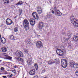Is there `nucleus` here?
Wrapping results in <instances>:
<instances>
[{
	"mask_svg": "<svg viewBox=\"0 0 78 78\" xmlns=\"http://www.w3.org/2000/svg\"><path fill=\"white\" fill-rule=\"evenodd\" d=\"M71 20V22L73 24L74 27H78V20H76V19L71 17L70 18Z\"/></svg>",
	"mask_w": 78,
	"mask_h": 78,
	"instance_id": "f257e3e1",
	"label": "nucleus"
},
{
	"mask_svg": "<svg viewBox=\"0 0 78 78\" xmlns=\"http://www.w3.org/2000/svg\"><path fill=\"white\" fill-rule=\"evenodd\" d=\"M23 26L26 28V30H28L30 29V26L29 25V22L27 20H24L23 23Z\"/></svg>",
	"mask_w": 78,
	"mask_h": 78,
	"instance_id": "f03ea898",
	"label": "nucleus"
},
{
	"mask_svg": "<svg viewBox=\"0 0 78 78\" xmlns=\"http://www.w3.org/2000/svg\"><path fill=\"white\" fill-rule=\"evenodd\" d=\"M61 64L63 68H66L67 65V61L66 59H62Z\"/></svg>",
	"mask_w": 78,
	"mask_h": 78,
	"instance_id": "7ed1b4c3",
	"label": "nucleus"
},
{
	"mask_svg": "<svg viewBox=\"0 0 78 78\" xmlns=\"http://www.w3.org/2000/svg\"><path fill=\"white\" fill-rule=\"evenodd\" d=\"M55 62H54L53 59L50 60L48 62V64H49V65H51V64H54V63H55L56 64H59V60L58 59H55Z\"/></svg>",
	"mask_w": 78,
	"mask_h": 78,
	"instance_id": "20e7f679",
	"label": "nucleus"
},
{
	"mask_svg": "<svg viewBox=\"0 0 78 78\" xmlns=\"http://www.w3.org/2000/svg\"><path fill=\"white\" fill-rule=\"evenodd\" d=\"M36 47L38 48H40L43 47L42 45V43L40 41H37L36 43Z\"/></svg>",
	"mask_w": 78,
	"mask_h": 78,
	"instance_id": "39448f33",
	"label": "nucleus"
},
{
	"mask_svg": "<svg viewBox=\"0 0 78 78\" xmlns=\"http://www.w3.org/2000/svg\"><path fill=\"white\" fill-rule=\"evenodd\" d=\"M56 53L58 55L62 56L64 55V50L63 49L62 51L59 49H58L56 50Z\"/></svg>",
	"mask_w": 78,
	"mask_h": 78,
	"instance_id": "423d86ee",
	"label": "nucleus"
},
{
	"mask_svg": "<svg viewBox=\"0 0 78 78\" xmlns=\"http://www.w3.org/2000/svg\"><path fill=\"white\" fill-rule=\"evenodd\" d=\"M16 56L19 57H23V53L20 51H17L15 53Z\"/></svg>",
	"mask_w": 78,
	"mask_h": 78,
	"instance_id": "0eeeda50",
	"label": "nucleus"
},
{
	"mask_svg": "<svg viewBox=\"0 0 78 78\" xmlns=\"http://www.w3.org/2000/svg\"><path fill=\"white\" fill-rule=\"evenodd\" d=\"M32 16L34 19H36L37 20H38L39 19V16L37 13L34 12L32 13Z\"/></svg>",
	"mask_w": 78,
	"mask_h": 78,
	"instance_id": "6e6552de",
	"label": "nucleus"
},
{
	"mask_svg": "<svg viewBox=\"0 0 78 78\" xmlns=\"http://www.w3.org/2000/svg\"><path fill=\"white\" fill-rule=\"evenodd\" d=\"M44 27V23L43 22H40L39 23L38 28L40 31L42 30V28Z\"/></svg>",
	"mask_w": 78,
	"mask_h": 78,
	"instance_id": "1a4fd4ad",
	"label": "nucleus"
},
{
	"mask_svg": "<svg viewBox=\"0 0 78 78\" xmlns=\"http://www.w3.org/2000/svg\"><path fill=\"white\" fill-rule=\"evenodd\" d=\"M30 22L31 25L33 26L35 23V20L34 19H30Z\"/></svg>",
	"mask_w": 78,
	"mask_h": 78,
	"instance_id": "9d476101",
	"label": "nucleus"
},
{
	"mask_svg": "<svg viewBox=\"0 0 78 78\" xmlns=\"http://www.w3.org/2000/svg\"><path fill=\"white\" fill-rule=\"evenodd\" d=\"M35 69L31 70L30 71L29 74L30 75H34L35 73Z\"/></svg>",
	"mask_w": 78,
	"mask_h": 78,
	"instance_id": "9b49d317",
	"label": "nucleus"
},
{
	"mask_svg": "<svg viewBox=\"0 0 78 78\" xmlns=\"http://www.w3.org/2000/svg\"><path fill=\"white\" fill-rule=\"evenodd\" d=\"M55 12H54V11ZM54 11L53 10H52L51 11V12L52 14H55V12H59V10L58 9L56 8V7H55L54 8Z\"/></svg>",
	"mask_w": 78,
	"mask_h": 78,
	"instance_id": "f8f14e48",
	"label": "nucleus"
},
{
	"mask_svg": "<svg viewBox=\"0 0 78 78\" xmlns=\"http://www.w3.org/2000/svg\"><path fill=\"white\" fill-rule=\"evenodd\" d=\"M27 62L29 65H30L32 63V60L31 58H28V60L27 61Z\"/></svg>",
	"mask_w": 78,
	"mask_h": 78,
	"instance_id": "ddd939ff",
	"label": "nucleus"
},
{
	"mask_svg": "<svg viewBox=\"0 0 78 78\" xmlns=\"http://www.w3.org/2000/svg\"><path fill=\"white\" fill-rule=\"evenodd\" d=\"M1 50H2V52L5 53L7 51V49L6 47H3L2 48Z\"/></svg>",
	"mask_w": 78,
	"mask_h": 78,
	"instance_id": "4468645a",
	"label": "nucleus"
},
{
	"mask_svg": "<svg viewBox=\"0 0 78 78\" xmlns=\"http://www.w3.org/2000/svg\"><path fill=\"white\" fill-rule=\"evenodd\" d=\"M1 41L2 44H5L6 42V39L5 38L2 37L1 39Z\"/></svg>",
	"mask_w": 78,
	"mask_h": 78,
	"instance_id": "2eb2a0df",
	"label": "nucleus"
},
{
	"mask_svg": "<svg viewBox=\"0 0 78 78\" xmlns=\"http://www.w3.org/2000/svg\"><path fill=\"white\" fill-rule=\"evenodd\" d=\"M55 14L56 16H61L62 15V13L60 12V11L59 10V12H55Z\"/></svg>",
	"mask_w": 78,
	"mask_h": 78,
	"instance_id": "dca6fc26",
	"label": "nucleus"
},
{
	"mask_svg": "<svg viewBox=\"0 0 78 78\" xmlns=\"http://www.w3.org/2000/svg\"><path fill=\"white\" fill-rule=\"evenodd\" d=\"M75 62L73 61H70V64H69V66H71V67H72L75 64Z\"/></svg>",
	"mask_w": 78,
	"mask_h": 78,
	"instance_id": "f3484780",
	"label": "nucleus"
},
{
	"mask_svg": "<svg viewBox=\"0 0 78 78\" xmlns=\"http://www.w3.org/2000/svg\"><path fill=\"white\" fill-rule=\"evenodd\" d=\"M9 20L11 21L10 23L8 22V21H7L6 20V23L7 25H11L12 23V21L10 19H9Z\"/></svg>",
	"mask_w": 78,
	"mask_h": 78,
	"instance_id": "a211bd4d",
	"label": "nucleus"
},
{
	"mask_svg": "<svg viewBox=\"0 0 78 78\" xmlns=\"http://www.w3.org/2000/svg\"><path fill=\"white\" fill-rule=\"evenodd\" d=\"M4 4L6 5V4H8L9 3V0H3Z\"/></svg>",
	"mask_w": 78,
	"mask_h": 78,
	"instance_id": "6ab92c4d",
	"label": "nucleus"
},
{
	"mask_svg": "<svg viewBox=\"0 0 78 78\" xmlns=\"http://www.w3.org/2000/svg\"><path fill=\"white\" fill-rule=\"evenodd\" d=\"M17 60L18 61H21V62H23L24 60H23L22 58L19 57L17 58Z\"/></svg>",
	"mask_w": 78,
	"mask_h": 78,
	"instance_id": "aec40b11",
	"label": "nucleus"
},
{
	"mask_svg": "<svg viewBox=\"0 0 78 78\" xmlns=\"http://www.w3.org/2000/svg\"><path fill=\"white\" fill-rule=\"evenodd\" d=\"M75 69H76V68H78V64L77 63L74 64L73 66H72Z\"/></svg>",
	"mask_w": 78,
	"mask_h": 78,
	"instance_id": "412c9836",
	"label": "nucleus"
},
{
	"mask_svg": "<svg viewBox=\"0 0 78 78\" xmlns=\"http://www.w3.org/2000/svg\"><path fill=\"white\" fill-rule=\"evenodd\" d=\"M73 40L76 42L78 41V35L77 36H76L75 37H74L73 38Z\"/></svg>",
	"mask_w": 78,
	"mask_h": 78,
	"instance_id": "4be33fe9",
	"label": "nucleus"
},
{
	"mask_svg": "<svg viewBox=\"0 0 78 78\" xmlns=\"http://www.w3.org/2000/svg\"><path fill=\"white\" fill-rule=\"evenodd\" d=\"M37 12L39 14H41L42 12V9H41V10H37Z\"/></svg>",
	"mask_w": 78,
	"mask_h": 78,
	"instance_id": "5701e85b",
	"label": "nucleus"
},
{
	"mask_svg": "<svg viewBox=\"0 0 78 78\" xmlns=\"http://www.w3.org/2000/svg\"><path fill=\"white\" fill-rule=\"evenodd\" d=\"M23 3L22 1H20L19 2L16 4V5H21Z\"/></svg>",
	"mask_w": 78,
	"mask_h": 78,
	"instance_id": "b1692460",
	"label": "nucleus"
},
{
	"mask_svg": "<svg viewBox=\"0 0 78 78\" xmlns=\"http://www.w3.org/2000/svg\"><path fill=\"white\" fill-rule=\"evenodd\" d=\"M6 59H9V60H11L12 59V57L10 56H8L6 58Z\"/></svg>",
	"mask_w": 78,
	"mask_h": 78,
	"instance_id": "393cba45",
	"label": "nucleus"
},
{
	"mask_svg": "<svg viewBox=\"0 0 78 78\" xmlns=\"http://www.w3.org/2000/svg\"><path fill=\"white\" fill-rule=\"evenodd\" d=\"M14 32H17L18 31V27H16L14 29Z\"/></svg>",
	"mask_w": 78,
	"mask_h": 78,
	"instance_id": "a878e982",
	"label": "nucleus"
},
{
	"mask_svg": "<svg viewBox=\"0 0 78 78\" xmlns=\"http://www.w3.org/2000/svg\"><path fill=\"white\" fill-rule=\"evenodd\" d=\"M34 66L35 67V68L37 70V68H38V66H37V64L34 65Z\"/></svg>",
	"mask_w": 78,
	"mask_h": 78,
	"instance_id": "bb28decb",
	"label": "nucleus"
},
{
	"mask_svg": "<svg viewBox=\"0 0 78 78\" xmlns=\"http://www.w3.org/2000/svg\"><path fill=\"white\" fill-rule=\"evenodd\" d=\"M37 11H38V10H41V9H41V7L39 6L37 7Z\"/></svg>",
	"mask_w": 78,
	"mask_h": 78,
	"instance_id": "cd10ccee",
	"label": "nucleus"
},
{
	"mask_svg": "<svg viewBox=\"0 0 78 78\" xmlns=\"http://www.w3.org/2000/svg\"><path fill=\"white\" fill-rule=\"evenodd\" d=\"M10 39H14V36H13V35H11L10 36Z\"/></svg>",
	"mask_w": 78,
	"mask_h": 78,
	"instance_id": "c85d7f7f",
	"label": "nucleus"
},
{
	"mask_svg": "<svg viewBox=\"0 0 78 78\" xmlns=\"http://www.w3.org/2000/svg\"><path fill=\"white\" fill-rule=\"evenodd\" d=\"M75 74L77 76H78V70H76V72H75Z\"/></svg>",
	"mask_w": 78,
	"mask_h": 78,
	"instance_id": "c756f323",
	"label": "nucleus"
},
{
	"mask_svg": "<svg viewBox=\"0 0 78 78\" xmlns=\"http://www.w3.org/2000/svg\"><path fill=\"white\" fill-rule=\"evenodd\" d=\"M3 55H4L5 56V57H8V55H7V54L4 53Z\"/></svg>",
	"mask_w": 78,
	"mask_h": 78,
	"instance_id": "7c9ffc66",
	"label": "nucleus"
},
{
	"mask_svg": "<svg viewBox=\"0 0 78 78\" xmlns=\"http://www.w3.org/2000/svg\"><path fill=\"white\" fill-rule=\"evenodd\" d=\"M19 12L21 14H22V9H20V10H19Z\"/></svg>",
	"mask_w": 78,
	"mask_h": 78,
	"instance_id": "2f4dec72",
	"label": "nucleus"
},
{
	"mask_svg": "<svg viewBox=\"0 0 78 78\" xmlns=\"http://www.w3.org/2000/svg\"><path fill=\"white\" fill-rule=\"evenodd\" d=\"M68 40H69V39L67 38H65V39H64V41H68Z\"/></svg>",
	"mask_w": 78,
	"mask_h": 78,
	"instance_id": "473e14b6",
	"label": "nucleus"
},
{
	"mask_svg": "<svg viewBox=\"0 0 78 78\" xmlns=\"http://www.w3.org/2000/svg\"><path fill=\"white\" fill-rule=\"evenodd\" d=\"M66 35V36H68L69 37V38H70V37H71V34L69 35L68 34H67V35Z\"/></svg>",
	"mask_w": 78,
	"mask_h": 78,
	"instance_id": "72a5a7b5",
	"label": "nucleus"
},
{
	"mask_svg": "<svg viewBox=\"0 0 78 78\" xmlns=\"http://www.w3.org/2000/svg\"><path fill=\"white\" fill-rule=\"evenodd\" d=\"M1 70H5V68H4L3 67H1Z\"/></svg>",
	"mask_w": 78,
	"mask_h": 78,
	"instance_id": "f704fd0d",
	"label": "nucleus"
},
{
	"mask_svg": "<svg viewBox=\"0 0 78 78\" xmlns=\"http://www.w3.org/2000/svg\"><path fill=\"white\" fill-rule=\"evenodd\" d=\"M33 78H38V76H35Z\"/></svg>",
	"mask_w": 78,
	"mask_h": 78,
	"instance_id": "c9c22d12",
	"label": "nucleus"
},
{
	"mask_svg": "<svg viewBox=\"0 0 78 78\" xmlns=\"http://www.w3.org/2000/svg\"><path fill=\"white\" fill-rule=\"evenodd\" d=\"M9 77H12V74H11V75L9 76Z\"/></svg>",
	"mask_w": 78,
	"mask_h": 78,
	"instance_id": "e433bc0d",
	"label": "nucleus"
},
{
	"mask_svg": "<svg viewBox=\"0 0 78 78\" xmlns=\"http://www.w3.org/2000/svg\"><path fill=\"white\" fill-rule=\"evenodd\" d=\"M2 77L4 78H7V77L6 76H2Z\"/></svg>",
	"mask_w": 78,
	"mask_h": 78,
	"instance_id": "4c0bfd02",
	"label": "nucleus"
},
{
	"mask_svg": "<svg viewBox=\"0 0 78 78\" xmlns=\"http://www.w3.org/2000/svg\"><path fill=\"white\" fill-rule=\"evenodd\" d=\"M17 16H16L14 17V19H16V18H17Z\"/></svg>",
	"mask_w": 78,
	"mask_h": 78,
	"instance_id": "58836bf2",
	"label": "nucleus"
},
{
	"mask_svg": "<svg viewBox=\"0 0 78 78\" xmlns=\"http://www.w3.org/2000/svg\"><path fill=\"white\" fill-rule=\"evenodd\" d=\"M25 51L26 53H28V51Z\"/></svg>",
	"mask_w": 78,
	"mask_h": 78,
	"instance_id": "ea45409f",
	"label": "nucleus"
},
{
	"mask_svg": "<svg viewBox=\"0 0 78 78\" xmlns=\"http://www.w3.org/2000/svg\"><path fill=\"white\" fill-rule=\"evenodd\" d=\"M1 37H2V36L0 34V39H1Z\"/></svg>",
	"mask_w": 78,
	"mask_h": 78,
	"instance_id": "a19ab883",
	"label": "nucleus"
},
{
	"mask_svg": "<svg viewBox=\"0 0 78 78\" xmlns=\"http://www.w3.org/2000/svg\"><path fill=\"white\" fill-rule=\"evenodd\" d=\"M14 68H16L17 67H16V66H14Z\"/></svg>",
	"mask_w": 78,
	"mask_h": 78,
	"instance_id": "79ce46f5",
	"label": "nucleus"
},
{
	"mask_svg": "<svg viewBox=\"0 0 78 78\" xmlns=\"http://www.w3.org/2000/svg\"><path fill=\"white\" fill-rule=\"evenodd\" d=\"M20 15H21V13H20V14H19V16H20Z\"/></svg>",
	"mask_w": 78,
	"mask_h": 78,
	"instance_id": "37998d69",
	"label": "nucleus"
},
{
	"mask_svg": "<svg viewBox=\"0 0 78 78\" xmlns=\"http://www.w3.org/2000/svg\"><path fill=\"white\" fill-rule=\"evenodd\" d=\"M5 74H7V73H5Z\"/></svg>",
	"mask_w": 78,
	"mask_h": 78,
	"instance_id": "c03bdc74",
	"label": "nucleus"
},
{
	"mask_svg": "<svg viewBox=\"0 0 78 78\" xmlns=\"http://www.w3.org/2000/svg\"><path fill=\"white\" fill-rule=\"evenodd\" d=\"M9 29L10 30H11V29H10V28H9Z\"/></svg>",
	"mask_w": 78,
	"mask_h": 78,
	"instance_id": "a18cd8bd",
	"label": "nucleus"
},
{
	"mask_svg": "<svg viewBox=\"0 0 78 78\" xmlns=\"http://www.w3.org/2000/svg\"><path fill=\"white\" fill-rule=\"evenodd\" d=\"M49 2H50V3H51V1H49Z\"/></svg>",
	"mask_w": 78,
	"mask_h": 78,
	"instance_id": "49530a36",
	"label": "nucleus"
},
{
	"mask_svg": "<svg viewBox=\"0 0 78 78\" xmlns=\"http://www.w3.org/2000/svg\"><path fill=\"white\" fill-rule=\"evenodd\" d=\"M8 19H9L8 18L6 20H8Z\"/></svg>",
	"mask_w": 78,
	"mask_h": 78,
	"instance_id": "de8ad7c7",
	"label": "nucleus"
},
{
	"mask_svg": "<svg viewBox=\"0 0 78 78\" xmlns=\"http://www.w3.org/2000/svg\"><path fill=\"white\" fill-rule=\"evenodd\" d=\"M0 62H2V60H0Z\"/></svg>",
	"mask_w": 78,
	"mask_h": 78,
	"instance_id": "09e8293b",
	"label": "nucleus"
},
{
	"mask_svg": "<svg viewBox=\"0 0 78 78\" xmlns=\"http://www.w3.org/2000/svg\"><path fill=\"white\" fill-rule=\"evenodd\" d=\"M11 0L12 1L13 0Z\"/></svg>",
	"mask_w": 78,
	"mask_h": 78,
	"instance_id": "8fccbe9b",
	"label": "nucleus"
}]
</instances>
